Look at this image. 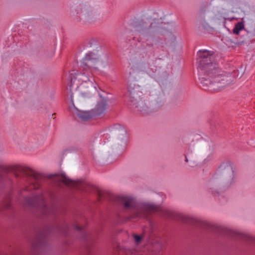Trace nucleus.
I'll return each instance as SVG.
<instances>
[{
    "instance_id": "nucleus-1",
    "label": "nucleus",
    "mask_w": 255,
    "mask_h": 255,
    "mask_svg": "<svg viewBox=\"0 0 255 255\" xmlns=\"http://www.w3.org/2000/svg\"><path fill=\"white\" fill-rule=\"evenodd\" d=\"M101 53L99 50H95L87 53L82 61L83 72L77 74L76 77L71 79V85L76 84L78 85L76 88L77 92L84 98H90L92 95L89 85L92 87L95 79L91 70L98 69L99 66L105 68L108 65V58L106 55L100 56Z\"/></svg>"
},
{
    "instance_id": "nucleus-2",
    "label": "nucleus",
    "mask_w": 255,
    "mask_h": 255,
    "mask_svg": "<svg viewBox=\"0 0 255 255\" xmlns=\"http://www.w3.org/2000/svg\"><path fill=\"white\" fill-rule=\"evenodd\" d=\"M200 58L198 67L199 79L203 85L208 86L211 91H217L228 84V77L223 75L218 65L213 62V52L200 50L197 52Z\"/></svg>"
},
{
    "instance_id": "nucleus-3",
    "label": "nucleus",
    "mask_w": 255,
    "mask_h": 255,
    "mask_svg": "<svg viewBox=\"0 0 255 255\" xmlns=\"http://www.w3.org/2000/svg\"><path fill=\"white\" fill-rule=\"evenodd\" d=\"M122 199L125 208L130 210V219L146 218L152 212L160 211L163 216L169 218H173L184 222H187L189 219L188 217L183 214L176 213L151 203L135 204L133 198L130 197L124 196Z\"/></svg>"
},
{
    "instance_id": "nucleus-4",
    "label": "nucleus",
    "mask_w": 255,
    "mask_h": 255,
    "mask_svg": "<svg viewBox=\"0 0 255 255\" xmlns=\"http://www.w3.org/2000/svg\"><path fill=\"white\" fill-rule=\"evenodd\" d=\"M14 174L15 175V176L17 178L20 177L19 174H28L29 173H31V171L29 169V168L25 167H22L20 166H17L15 167V169H14ZM32 180V183L30 185L29 187H26L25 188L26 191H30L32 189H38L40 187V177L39 175L31 173V177Z\"/></svg>"
},
{
    "instance_id": "nucleus-5",
    "label": "nucleus",
    "mask_w": 255,
    "mask_h": 255,
    "mask_svg": "<svg viewBox=\"0 0 255 255\" xmlns=\"http://www.w3.org/2000/svg\"><path fill=\"white\" fill-rule=\"evenodd\" d=\"M219 172L222 175V178L225 180L226 184L230 185L234 181L235 178V170L230 162H225L219 167Z\"/></svg>"
},
{
    "instance_id": "nucleus-6",
    "label": "nucleus",
    "mask_w": 255,
    "mask_h": 255,
    "mask_svg": "<svg viewBox=\"0 0 255 255\" xmlns=\"http://www.w3.org/2000/svg\"><path fill=\"white\" fill-rule=\"evenodd\" d=\"M25 204L29 207L39 208L42 210L43 213H47L46 210L48 207L45 203L44 197L42 194L35 195L31 198H26L25 200Z\"/></svg>"
},
{
    "instance_id": "nucleus-7",
    "label": "nucleus",
    "mask_w": 255,
    "mask_h": 255,
    "mask_svg": "<svg viewBox=\"0 0 255 255\" xmlns=\"http://www.w3.org/2000/svg\"><path fill=\"white\" fill-rule=\"evenodd\" d=\"M53 180L58 183H63L66 185L73 186L77 188H80L79 185L82 184L81 181H75L71 180L64 174L54 176Z\"/></svg>"
},
{
    "instance_id": "nucleus-8",
    "label": "nucleus",
    "mask_w": 255,
    "mask_h": 255,
    "mask_svg": "<svg viewBox=\"0 0 255 255\" xmlns=\"http://www.w3.org/2000/svg\"><path fill=\"white\" fill-rule=\"evenodd\" d=\"M107 106L108 104L106 99L101 97L100 99L97 102L95 107L92 110L91 112L94 116L100 115L105 112Z\"/></svg>"
},
{
    "instance_id": "nucleus-9",
    "label": "nucleus",
    "mask_w": 255,
    "mask_h": 255,
    "mask_svg": "<svg viewBox=\"0 0 255 255\" xmlns=\"http://www.w3.org/2000/svg\"><path fill=\"white\" fill-rule=\"evenodd\" d=\"M115 128L117 130L116 134L118 138L125 143L127 139V131L125 128L120 125H118L115 126Z\"/></svg>"
},
{
    "instance_id": "nucleus-10",
    "label": "nucleus",
    "mask_w": 255,
    "mask_h": 255,
    "mask_svg": "<svg viewBox=\"0 0 255 255\" xmlns=\"http://www.w3.org/2000/svg\"><path fill=\"white\" fill-rule=\"evenodd\" d=\"M77 115L78 118L83 121H87L93 117L94 115H93L91 111H78L77 113Z\"/></svg>"
},
{
    "instance_id": "nucleus-11",
    "label": "nucleus",
    "mask_w": 255,
    "mask_h": 255,
    "mask_svg": "<svg viewBox=\"0 0 255 255\" xmlns=\"http://www.w3.org/2000/svg\"><path fill=\"white\" fill-rule=\"evenodd\" d=\"M244 28V23L243 22H239L235 25L233 29V32L234 34H238Z\"/></svg>"
},
{
    "instance_id": "nucleus-12",
    "label": "nucleus",
    "mask_w": 255,
    "mask_h": 255,
    "mask_svg": "<svg viewBox=\"0 0 255 255\" xmlns=\"http://www.w3.org/2000/svg\"><path fill=\"white\" fill-rule=\"evenodd\" d=\"M133 237L134 238V240L135 243L137 244L141 242V239H142L141 237L139 235H133Z\"/></svg>"
},
{
    "instance_id": "nucleus-13",
    "label": "nucleus",
    "mask_w": 255,
    "mask_h": 255,
    "mask_svg": "<svg viewBox=\"0 0 255 255\" xmlns=\"http://www.w3.org/2000/svg\"><path fill=\"white\" fill-rule=\"evenodd\" d=\"M193 139H192V141H197V140H199V139H201V136L200 134H194L193 135Z\"/></svg>"
},
{
    "instance_id": "nucleus-14",
    "label": "nucleus",
    "mask_w": 255,
    "mask_h": 255,
    "mask_svg": "<svg viewBox=\"0 0 255 255\" xmlns=\"http://www.w3.org/2000/svg\"><path fill=\"white\" fill-rule=\"evenodd\" d=\"M124 255H136V253L133 251L128 250Z\"/></svg>"
},
{
    "instance_id": "nucleus-15",
    "label": "nucleus",
    "mask_w": 255,
    "mask_h": 255,
    "mask_svg": "<svg viewBox=\"0 0 255 255\" xmlns=\"http://www.w3.org/2000/svg\"><path fill=\"white\" fill-rule=\"evenodd\" d=\"M80 13H81L82 14V15H85L87 12V9H86V8L85 7L84 8H80Z\"/></svg>"
},
{
    "instance_id": "nucleus-16",
    "label": "nucleus",
    "mask_w": 255,
    "mask_h": 255,
    "mask_svg": "<svg viewBox=\"0 0 255 255\" xmlns=\"http://www.w3.org/2000/svg\"><path fill=\"white\" fill-rule=\"evenodd\" d=\"M75 228L76 230L78 231H82V228L81 227H80L79 225H76L75 227Z\"/></svg>"
},
{
    "instance_id": "nucleus-17",
    "label": "nucleus",
    "mask_w": 255,
    "mask_h": 255,
    "mask_svg": "<svg viewBox=\"0 0 255 255\" xmlns=\"http://www.w3.org/2000/svg\"><path fill=\"white\" fill-rule=\"evenodd\" d=\"M192 226H193V225H195V224H196V223H194V222H196V219H195L194 218H193V216H192Z\"/></svg>"
},
{
    "instance_id": "nucleus-18",
    "label": "nucleus",
    "mask_w": 255,
    "mask_h": 255,
    "mask_svg": "<svg viewBox=\"0 0 255 255\" xmlns=\"http://www.w3.org/2000/svg\"><path fill=\"white\" fill-rule=\"evenodd\" d=\"M155 24L154 23H151V25H150V27L151 28H154L155 27Z\"/></svg>"
},
{
    "instance_id": "nucleus-19",
    "label": "nucleus",
    "mask_w": 255,
    "mask_h": 255,
    "mask_svg": "<svg viewBox=\"0 0 255 255\" xmlns=\"http://www.w3.org/2000/svg\"><path fill=\"white\" fill-rule=\"evenodd\" d=\"M197 224L201 226H202V224H203V223H197Z\"/></svg>"
},
{
    "instance_id": "nucleus-20",
    "label": "nucleus",
    "mask_w": 255,
    "mask_h": 255,
    "mask_svg": "<svg viewBox=\"0 0 255 255\" xmlns=\"http://www.w3.org/2000/svg\"><path fill=\"white\" fill-rule=\"evenodd\" d=\"M185 161H186V162H188V159L187 158V157H186Z\"/></svg>"
},
{
    "instance_id": "nucleus-21",
    "label": "nucleus",
    "mask_w": 255,
    "mask_h": 255,
    "mask_svg": "<svg viewBox=\"0 0 255 255\" xmlns=\"http://www.w3.org/2000/svg\"><path fill=\"white\" fill-rule=\"evenodd\" d=\"M215 176H216L215 177V178H218V175H216Z\"/></svg>"
},
{
    "instance_id": "nucleus-22",
    "label": "nucleus",
    "mask_w": 255,
    "mask_h": 255,
    "mask_svg": "<svg viewBox=\"0 0 255 255\" xmlns=\"http://www.w3.org/2000/svg\"><path fill=\"white\" fill-rule=\"evenodd\" d=\"M6 207H7V208H8V206H9V205H6Z\"/></svg>"
}]
</instances>
